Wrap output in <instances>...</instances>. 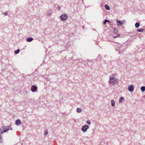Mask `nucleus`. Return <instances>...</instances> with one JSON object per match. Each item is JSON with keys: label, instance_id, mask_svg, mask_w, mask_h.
<instances>
[{"label": "nucleus", "instance_id": "f257e3e1", "mask_svg": "<svg viewBox=\"0 0 145 145\" xmlns=\"http://www.w3.org/2000/svg\"><path fill=\"white\" fill-rule=\"evenodd\" d=\"M115 75V74H113L109 77L108 82L110 84L113 85L115 84H117L118 83V79L114 77Z\"/></svg>", "mask_w": 145, "mask_h": 145}, {"label": "nucleus", "instance_id": "f03ea898", "mask_svg": "<svg viewBox=\"0 0 145 145\" xmlns=\"http://www.w3.org/2000/svg\"><path fill=\"white\" fill-rule=\"evenodd\" d=\"M9 130H12V128L10 126H3L1 128H0V133L2 134L4 132L7 131Z\"/></svg>", "mask_w": 145, "mask_h": 145}, {"label": "nucleus", "instance_id": "7ed1b4c3", "mask_svg": "<svg viewBox=\"0 0 145 145\" xmlns=\"http://www.w3.org/2000/svg\"><path fill=\"white\" fill-rule=\"evenodd\" d=\"M67 15L65 14H62L60 16V20L62 21H65L68 18Z\"/></svg>", "mask_w": 145, "mask_h": 145}, {"label": "nucleus", "instance_id": "20e7f679", "mask_svg": "<svg viewBox=\"0 0 145 145\" xmlns=\"http://www.w3.org/2000/svg\"><path fill=\"white\" fill-rule=\"evenodd\" d=\"M89 128V126L87 125H85L82 127L81 130L83 132L85 133L87 131Z\"/></svg>", "mask_w": 145, "mask_h": 145}, {"label": "nucleus", "instance_id": "39448f33", "mask_svg": "<svg viewBox=\"0 0 145 145\" xmlns=\"http://www.w3.org/2000/svg\"><path fill=\"white\" fill-rule=\"evenodd\" d=\"M114 33L116 35L115 36H113V38H116L120 35V34H118V30L116 28H114Z\"/></svg>", "mask_w": 145, "mask_h": 145}, {"label": "nucleus", "instance_id": "423d86ee", "mask_svg": "<svg viewBox=\"0 0 145 145\" xmlns=\"http://www.w3.org/2000/svg\"><path fill=\"white\" fill-rule=\"evenodd\" d=\"M128 89L129 91L130 92H132L134 90V87L133 85H130L128 87Z\"/></svg>", "mask_w": 145, "mask_h": 145}, {"label": "nucleus", "instance_id": "0eeeda50", "mask_svg": "<svg viewBox=\"0 0 145 145\" xmlns=\"http://www.w3.org/2000/svg\"><path fill=\"white\" fill-rule=\"evenodd\" d=\"M37 89V87L34 85H33L32 86L31 88V90L33 92H34Z\"/></svg>", "mask_w": 145, "mask_h": 145}, {"label": "nucleus", "instance_id": "6e6552de", "mask_svg": "<svg viewBox=\"0 0 145 145\" xmlns=\"http://www.w3.org/2000/svg\"><path fill=\"white\" fill-rule=\"evenodd\" d=\"M125 46L123 45H120L119 47V50H118L119 51H122L124 50L125 49Z\"/></svg>", "mask_w": 145, "mask_h": 145}, {"label": "nucleus", "instance_id": "1a4fd4ad", "mask_svg": "<svg viewBox=\"0 0 145 145\" xmlns=\"http://www.w3.org/2000/svg\"><path fill=\"white\" fill-rule=\"evenodd\" d=\"M117 25L118 26H120L122 25L123 23L121 20H117Z\"/></svg>", "mask_w": 145, "mask_h": 145}, {"label": "nucleus", "instance_id": "9d476101", "mask_svg": "<svg viewBox=\"0 0 145 145\" xmlns=\"http://www.w3.org/2000/svg\"><path fill=\"white\" fill-rule=\"evenodd\" d=\"M21 123V121L19 119H18L16 121L15 124L17 125H20Z\"/></svg>", "mask_w": 145, "mask_h": 145}, {"label": "nucleus", "instance_id": "9b49d317", "mask_svg": "<svg viewBox=\"0 0 145 145\" xmlns=\"http://www.w3.org/2000/svg\"><path fill=\"white\" fill-rule=\"evenodd\" d=\"M33 40V39L31 37H28L26 39V40L28 42H31Z\"/></svg>", "mask_w": 145, "mask_h": 145}, {"label": "nucleus", "instance_id": "f8f14e48", "mask_svg": "<svg viewBox=\"0 0 145 145\" xmlns=\"http://www.w3.org/2000/svg\"><path fill=\"white\" fill-rule=\"evenodd\" d=\"M82 109L79 108H78L76 109V111L78 113H80L82 112Z\"/></svg>", "mask_w": 145, "mask_h": 145}, {"label": "nucleus", "instance_id": "ddd939ff", "mask_svg": "<svg viewBox=\"0 0 145 145\" xmlns=\"http://www.w3.org/2000/svg\"><path fill=\"white\" fill-rule=\"evenodd\" d=\"M105 7L106 10H109L110 9V8L108 5H105Z\"/></svg>", "mask_w": 145, "mask_h": 145}, {"label": "nucleus", "instance_id": "4468645a", "mask_svg": "<svg viewBox=\"0 0 145 145\" xmlns=\"http://www.w3.org/2000/svg\"><path fill=\"white\" fill-rule=\"evenodd\" d=\"M140 89L142 92H143L145 91V86H142L140 88Z\"/></svg>", "mask_w": 145, "mask_h": 145}, {"label": "nucleus", "instance_id": "2eb2a0df", "mask_svg": "<svg viewBox=\"0 0 145 145\" xmlns=\"http://www.w3.org/2000/svg\"><path fill=\"white\" fill-rule=\"evenodd\" d=\"M140 24L138 22H137L135 24V26L136 28H138Z\"/></svg>", "mask_w": 145, "mask_h": 145}, {"label": "nucleus", "instance_id": "dca6fc26", "mask_svg": "<svg viewBox=\"0 0 145 145\" xmlns=\"http://www.w3.org/2000/svg\"><path fill=\"white\" fill-rule=\"evenodd\" d=\"M124 98L123 97H121L119 99V103H121L124 100Z\"/></svg>", "mask_w": 145, "mask_h": 145}, {"label": "nucleus", "instance_id": "f3484780", "mask_svg": "<svg viewBox=\"0 0 145 145\" xmlns=\"http://www.w3.org/2000/svg\"><path fill=\"white\" fill-rule=\"evenodd\" d=\"M111 105L112 106H114L115 105V102L113 100L111 101Z\"/></svg>", "mask_w": 145, "mask_h": 145}, {"label": "nucleus", "instance_id": "a211bd4d", "mask_svg": "<svg viewBox=\"0 0 145 145\" xmlns=\"http://www.w3.org/2000/svg\"><path fill=\"white\" fill-rule=\"evenodd\" d=\"M107 22L109 23L110 22L109 20H108L107 19H105L104 21L103 22V24H105Z\"/></svg>", "mask_w": 145, "mask_h": 145}, {"label": "nucleus", "instance_id": "6ab92c4d", "mask_svg": "<svg viewBox=\"0 0 145 145\" xmlns=\"http://www.w3.org/2000/svg\"><path fill=\"white\" fill-rule=\"evenodd\" d=\"M20 51V50L19 49H18L16 50L15 51H14V53L16 54H18V53Z\"/></svg>", "mask_w": 145, "mask_h": 145}, {"label": "nucleus", "instance_id": "aec40b11", "mask_svg": "<svg viewBox=\"0 0 145 145\" xmlns=\"http://www.w3.org/2000/svg\"><path fill=\"white\" fill-rule=\"evenodd\" d=\"M144 30V29L141 28V29H137V31L138 32H142Z\"/></svg>", "mask_w": 145, "mask_h": 145}, {"label": "nucleus", "instance_id": "412c9836", "mask_svg": "<svg viewBox=\"0 0 145 145\" xmlns=\"http://www.w3.org/2000/svg\"><path fill=\"white\" fill-rule=\"evenodd\" d=\"M48 133V130H46L44 132V135H47Z\"/></svg>", "mask_w": 145, "mask_h": 145}, {"label": "nucleus", "instance_id": "4be33fe9", "mask_svg": "<svg viewBox=\"0 0 145 145\" xmlns=\"http://www.w3.org/2000/svg\"><path fill=\"white\" fill-rule=\"evenodd\" d=\"M86 123L89 125H90L91 123V121L89 120H88L87 121Z\"/></svg>", "mask_w": 145, "mask_h": 145}, {"label": "nucleus", "instance_id": "5701e85b", "mask_svg": "<svg viewBox=\"0 0 145 145\" xmlns=\"http://www.w3.org/2000/svg\"><path fill=\"white\" fill-rule=\"evenodd\" d=\"M3 14L5 16H7L8 14V13L7 11L3 13Z\"/></svg>", "mask_w": 145, "mask_h": 145}, {"label": "nucleus", "instance_id": "b1692460", "mask_svg": "<svg viewBox=\"0 0 145 145\" xmlns=\"http://www.w3.org/2000/svg\"><path fill=\"white\" fill-rule=\"evenodd\" d=\"M1 134L0 133V143L2 142V139L1 138Z\"/></svg>", "mask_w": 145, "mask_h": 145}, {"label": "nucleus", "instance_id": "393cba45", "mask_svg": "<svg viewBox=\"0 0 145 145\" xmlns=\"http://www.w3.org/2000/svg\"><path fill=\"white\" fill-rule=\"evenodd\" d=\"M51 14V12H49L47 14V15L50 16Z\"/></svg>", "mask_w": 145, "mask_h": 145}, {"label": "nucleus", "instance_id": "a878e982", "mask_svg": "<svg viewBox=\"0 0 145 145\" xmlns=\"http://www.w3.org/2000/svg\"><path fill=\"white\" fill-rule=\"evenodd\" d=\"M60 8H61V7L59 6H58V7H57V8L59 10L60 9Z\"/></svg>", "mask_w": 145, "mask_h": 145}, {"label": "nucleus", "instance_id": "bb28decb", "mask_svg": "<svg viewBox=\"0 0 145 145\" xmlns=\"http://www.w3.org/2000/svg\"><path fill=\"white\" fill-rule=\"evenodd\" d=\"M118 44L119 45V46L120 45V44Z\"/></svg>", "mask_w": 145, "mask_h": 145}, {"label": "nucleus", "instance_id": "cd10ccee", "mask_svg": "<svg viewBox=\"0 0 145 145\" xmlns=\"http://www.w3.org/2000/svg\"><path fill=\"white\" fill-rule=\"evenodd\" d=\"M84 26H83V27H82V28H84Z\"/></svg>", "mask_w": 145, "mask_h": 145}]
</instances>
